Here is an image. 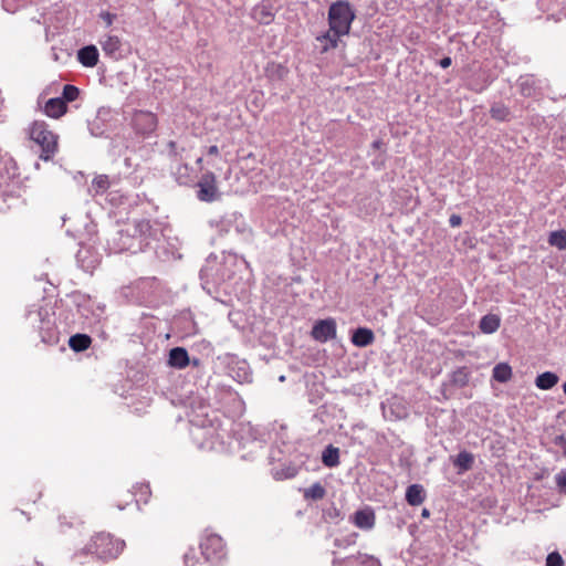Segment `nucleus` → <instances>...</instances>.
Returning <instances> with one entry per match:
<instances>
[{"mask_svg": "<svg viewBox=\"0 0 566 566\" xmlns=\"http://www.w3.org/2000/svg\"><path fill=\"white\" fill-rule=\"evenodd\" d=\"M210 390L213 394L212 397L209 396L207 399L198 397L192 400L191 408L193 412L198 410V413L190 419V422L196 427L192 434L205 438L202 447L213 448L217 442H223L224 430L214 427V420L209 419L208 409L213 407L227 413H240L244 402L238 392L229 386H210Z\"/></svg>", "mask_w": 566, "mask_h": 566, "instance_id": "f257e3e1", "label": "nucleus"}, {"mask_svg": "<svg viewBox=\"0 0 566 566\" xmlns=\"http://www.w3.org/2000/svg\"><path fill=\"white\" fill-rule=\"evenodd\" d=\"M151 224L149 220L140 219L127 223L125 228L117 230L107 241L111 252H130L133 254L144 251L149 244Z\"/></svg>", "mask_w": 566, "mask_h": 566, "instance_id": "f03ea898", "label": "nucleus"}, {"mask_svg": "<svg viewBox=\"0 0 566 566\" xmlns=\"http://www.w3.org/2000/svg\"><path fill=\"white\" fill-rule=\"evenodd\" d=\"M25 318L32 327L38 329L41 342L49 345L59 343L54 314H51L48 308L32 305L27 311Z\"/></svg>", "mask_w": 566, "mask_h": 566, "instance_id": "7ed1b4c3", "label": "nucleus"}, {"mask_svg": "<svg viewBox=\"0 0 566 566\" xmlns=\"http://www.w3.org/2000/svg\"><path fill=\"white\" fill-rule=\"evenodd\" d=\"M356 18L355 10L346 0H337L329 6L328 25L337 35H347L350 31L352 23Z\"/></svg>", "mask_w": 566, "mask_h": 566, "instance_id": "20e7f679", "label": "nucleus"}, {"mask_svg": "<svg viewBox=\"0 0 566 566\" xmlns=\"http://www.w3.org/2000/svg\"><path fill=\"white\" fill-rule=\"evenodd\" d=\"M125 542L122 539H115L108 533L96 534L91 543L83 549L84 553L95 555L99 559H114L124 549Z\"/></svg>", "mask_w": 566, "mask_h": 566, "instance_id": "39448f33", "label": "nucleus"}, {"mask_svg": "<svg viewBox=\"0 0 566 566\" xmlns=\"http://www.w3.org/2000/svg\"><path fill=\"white\" fill-rule=\"evenodd\" d=\"M30 138L41 147L40 159L49 161L57 150V136L48 129L44 122H34L30 127Z\"/></svg>", "mask_w": 566, "mask_h": 566, "instance_id": "423d86ee", "label": "nucleus"}, {"mask_svg": "<svg viewBox=\"0 0 566 566\" xmlns=\"http://www.w3.org/2000/svg\"><path fill=\"white\" fill-rule=\"evenodd\" d=\"M201 555L212 566L219 564L227 556L223 539L217 534H207L200 542Z\"/></svg>", "mask_w": 566, "mask_h": 566, "instance_id": "0eeeda50", "label": "nucleus"}, {"mask_svg": "<svg viewBox=\"0 0 566 566\" xmlns=\"http://www.w3.org/2000/svg\"><path fill=\"white\" fill-rule=\"evenodd\" d=\"M197 187V198L202 202H213L220 198L217 178L211 171H207L201 176Z\"/></svg>", "mask_w": 566, "mask_h": 566, "instance_id": "6e6552de", "label": "nucleus"}, {"mask_svg": "<svg viewBox=\"0 0 566 566\" xmlns=\"http://www.w3.org/2000/svg\"><path fill=\"white\" fill-rule=\"evenodd\" d=\"M311 336L319 343H326L336 337V322L334 318L318 319L312 327Z\"/></svg>", "mask_w": 566, "mask_h": 566, "instance_id": "1a4fd4ad", "label": "nucleus"}, {"mask_svg": "<svg viewBox=\"0 0 566 566\" xmlns=\"http://www.w3.org/2000/svg\"><path fill=\"white\" fill-rule=\"evenodd\" d=\"M105 56L118 61L124 57V44L117 35L107 34L99 40Z\"/></svg>", "mask_w": 566, "mask_h": 566, "instance_id": "9d476101", "label": "nucleus"}, {"mask_svg": "<svg viewBox=\"0 0 566 566\" xmlns=\"http://www.w3.org/2000/svg\"><path fill=\"white\" fill-rule=\"evenodd\" d=\"M134 126L137 133L142 135H150L157 128V117L150 112H139L134 117Z\"/></svg>", "mask_w": 566, "mask_h": 566, "instance_id": "9b49d317", "label": "nucleus"}, {"mask_svg": "<svg viewBox=\"0 0 566 566\" xmlns=\"http://www.w3.org/2000/svg\"><path fill=\"white\" fill-rule=\"evenodd\" d=\"M276 8L274 0H262L253 9V17L261 24H270L275 15Z\"/></svg>", "mask_w": 566, "mask_h": 566, "instance_id": "f8f14e48", "label": "nucleus"}, {"mask_svg": "<svg viewBox=\"0 0 566 566\" xmlns=\"http://www.w3.org/2000/svg\"><path fill=\"white\" fill-rule=\"evenodd\" d=\"M353 523L356 527L365 531H369L375 526V513L371 509L366 507L363 510H358L354 513Z\"/></svg>", "mask_w": 566, "mask_h": 566, "instance_id": "ddd939ff", "label": "nucleus"}, {"mask_svg": "<svg viewBox=\"0 0 566 566\" xmlns=\"http://www.w3.org/2000/svg\"><path fill=\"white\" fill-rule=\"evenodd\" d=\"M168 365L177 369H184L190 365V357L184 347H174L169 350Z\"/></svg>", "mask_w": 566, "mask_h": 566, "instance_id": "4468645a", "label": "nucleus"}, {"mask_svg": "<svg viewBox=\"0 0 566 566\" xmlns=\"http://www.w3.org/2000/svg\"><path fill=\"white\" fill-rule=\"evenodd\" d=\"M98 50L95 45H86L77 51V60L85 67H94L98 62Z\"/></svg>", "mask_w": 566, "mask_h": 566, "instance_id": "2eb2a0df", "label": "nucleus"}, {"mask_svg": "<svg viewBox=\"0 0 566 566\" xmlns=\"http://www.w3.org/2000/svg\"><path fill=\"white\" fill-rule=\"evenodd\" d=\"M67 111V105L61 97L50 98L44 106V113L52 118L63 116Z\"/></svg>", "mask_w": 566, "mask_h": 566, "instance_id": "dca6fc26", "label": "nucleus"}, {"mask_svg": "<svg viewBox=\"0 0 566 566\" xmlns=\"http://www.w3.org/2000/svg\"><path fill=\"white\" fill-rule=\"evenodd\" d=\"M375 340L374 332L367 327H358L352 335V343L357 347H366Z\"/></svg>", "mask_w": 566, "mask_h": 566, "instance_id": "f3484780", "label": "nucleus"}, {"mask_svg": "<svg viewBox=\"0 0 566 566\" xmlns=\"http://www.w3.org/2000/svg\"><path fill=\"white\" fill-rule=\"evenodd\" d=\"M426 500V492L421 484H411L406 491V501L411 506L421 505Z\"/></svg>", "mask_w": 566, "mask_h": 566, "instance_id": "a211bd4d", "label": "nucleus"}, {"mask_svg": "<svg viewBox=\"0 0 566 566\" xmlns=\"http://www.w3.org/2000/svg\"><path fill=\"white\" fill-rule=\"evenodd\" d=\"M501 325V318L496 314H486L482 316L479 323V328L484 334H493L495 333Z\"/></svg>", "mask_w": 566, "mask_h": 566, "instance_id": "6ab92c4d", "label": "nucleus"}, {"mask_svg": "<svg viewBox=\"0 0 566 566\" xmlns=\"http://www.w3.org/2000/svg\"><path fill=\"white\" fill-rule=\"evenodd\" d=\"M474 457L468 451H461L453 460V465L458 469V473H464L472 469Z\"/></svg>", "mask_w": 566, "mask_h": 566, "instance_id": "aec40b11", "label": "nucleus"}, {"mask_svg": "<svg viewBox=\"0 0 566 566\" xmlns=\"http://www.w3.org/2000/svg\"><path fill=\"white\" fill-rule=\"evenodd\" d=\"M322 462L326 468H335L339 464V449L328 444L322 452Z\"/></svg>", "mask_w": 566, "mask_h": 566, "instance_id": "412c9836", "label": "nucleus"}, {"mask_svg": "<svg viewBox=\"0 0 566 566\" xmlns=\"http://www.w3.org/2000/svg\"><path fill=\"white\" fill-rule=\"evenodd\" d=\"M92 343V338L87 334L77 333L69 339V346L72 350L80 353L86 350Z\"/></svg>", "mask_w": 566, "mask_h": 566, "instance_id": "4be33fe9", "label": "nucleus"}, {"mask_svg": "<svg viewBox=\"0 0 566 566\" xmlns=\"http://www.w3.org/2000/svg\"><path fill=\"white\" fill-rule=\"evenodd\" d=\"M190 171L191 168L187 164L177 163L176 167H172V175L179 185L187 186L192 181Z\"/></svg>", "mask_w": 566, "mask_h": 566, "instance_id": "5701e85b", "label": "nucleus"}, {"mask_svg": "<svg viewBox=\"0 0 566 566\" xmlns=\"http://www.w3.org/2000/svg\"><path fill=\"white\" fill-rule=\"evenodd\" d=\"M558 382V376L552 371L539 374L535 379V385L542 390H549Z\"/></svg>", "mask_w": 566, "mask_h": 566, "instance_id": "b1692460", "label": "nucleus"}, {"mask_svg": "<svg viewBox=\"0 0 566 566\" xmlns=\"http://www.w3.org/2000/svg\"><path fill=\"white\" fill-rule=\"evenodd\" d=\"M492 377L499 382H507L512 378V368L506 363H500L493 367Z\"/></svg>", "mask_w": 566, "mask_h": 566, "instance_id": "393cba45", "label": "nucleus"}, {"mask_svg": "<svg viewBox=\"0 0 566 566\" xmlns=\"http://www.w3.org/2000/svg\"><path fill=\"white\" fill-rule=\"evenodd\" d=\"M470 373L467 367H459L454 371H452L450 376V381L453 386L462 388L469 382Z\"/></svg>", "mask_w": 566, "mask_h": 566, "instance_id": "a878e982", "label": "nucleus"}, {"mask_svg": "<svg viewBox=\"0 0 566 566\" xmlns=\"http://www.w3.org/2000/svg\"><path fill=\"white\" fill-rule=\"evenodd\" d=\"M109 186V177L107 175H98L92 180L91 191H93L94 195H102Z\"/></svg>", "mask_w": 566, "mask_h": 566, "instance_id": "bb28decb", "label": "nucleus"}, {"mask_svg": "<svg viewBox=\"0 0 566 566\" xmlns=\"http://www.w3.org/2000/svg\"><path fill=\"white\" fill-rule=\"evenodd\" d=\"M342 35H337L334 38V32L331 29L324 34L316 38V40L323 44V52H326L329 49H335L338 45L339 38Z\"/></svg>", "mask_w": 566, "mask_h": 566, "instance_id": "cd10ccee", "label": "nucleus"}, {"mask_svg": "<svg viewBox=\"0 0 566 566\" xmlns=\"http://www.w3.org/2000/svg\"><path fill=\"white\" fill-rule=\"evenodd\" d=\"M325 494L326 490L319 482H316L304 490V497L306 500H322L325 496Z\"/></svg>", "mask_w": 566, "mask_h": 566, "instance_id": "c85d7f7f", "label": "nucleus"}, {"mask_svg": "<svg viewBox=\"0 0 566 566\" xmlns=\"http://www.w3.org/2000/svg\"><path fill=\"white\" fill-rule=\"evenodd\" d=\"M548 243L559 250L566 249V230L551 232L548 237Z\"/></svg>", "mask_w": 566, "mask_h": 566, "instance_id": "c756f323", "label": "nucleus"}, {"mask_svg": "<svg viewBox=\"0 0 566 566\" xmlns=\"http://www.w3.org/2000/svg\"><path fill=\"white\" fill-rule=\"evenodd\" d=\"M491 117L499 122H505L510 118V109L503 104H494L490 109Z\"/></svg>", "mask_w": 566, "mask_h": 566, "instance_id": "7c9ffc66", "label": "nucleus"}, {"mask_svg": "<svg viewBox=\"0 0 566 566\" xmlns=\"http://www.w3.org/2000/svg\"><path fill=\"white\" fill-rule=\"evenodd\" d=\"M80 95V90L71 84H66L63 87L62 97L65 103L75 101Z\"/></svg>", "mask_w": 566, "mask_h": 566, "instance_id": "2f4dec72", "label": "nucleus"}, {"mask_svg": "<svg viewBox=\"0 0 566 566\" xmlns=\"http://www.w3.org/2000/svg\"><path fill=\"white\" fill-rule=\"evenodd\" d=\"M355 563L359 566H381L380 562L376 557L366 554H358L355 556Z\"/></svg>", "mask_w": 566, "mask_h": 566, "instance_id": "473e14b6", "label": "nucleus"}, {"mask_svg": "<svg viewBox=\"0 0 566 566\" xmlns=\"http://www.w3.org/2000/svg\"><path fill=\"white\" fill-rule=\"evenodd\" d=\"M520 88H521V93L524 95V96H531L533 94V80L528 76H525V77H521L520 78Z\"/></svg>", "mask_w": 566, "mask_h": 566, "instance_id": "72a5a7b5", "label": "nucleus"}, {"mask_svg": "<svg viewBox=\"0 0 566 566\" xmlns=\"http://www.w3.org/2000/svg\"><path fill=\"white\" fill-rule=\"evenodd\" d=\"M546 566H564V560L558 552H553L547 555Z\"/></svg>", "mask_w": 566, "mask_h": 566, "instance_id": "f704fd0d", "label": "nucleus"}, {"mask_svg": "<svg viewBox=\"0 0 566 566\" xmlns=\"http://www.w3.org/2000/svg\"><path fill=\"white\" fill-rule=\"evenodd\" d=\"M150 496V489H149V485H140L139 486V497L136 499V503L139 504L140 502H143L144 504H146L148 502V499Z\"/></svg>", "mask_w": 566, "mask_h": 566, "instance_id": "c9c22d12", "label": "nucleus"}, {"mask_svg": "<svg viewBox=\"0 0 566 566\" xmlns=\"http://www.w3.org/2000/svg\"><path fill=\"white\" fill-rule=\"evenodd\" d=\"M555 482L558 486L559 491L564 494H566V472L560 471L555 475Z\"/></svg>", "mask_w": 566, "mask_h": 566, "instance_id": "e433bc0d", "label": "nucleus"}, {"mask_svg": "<svg viewBox=\"0 0 566 566\" xmlns=\"http://www.w3.org/2000/svg\"><path fill=\"white\" fill-rule=\"evenodd\" d=\"M239 382H249L251 381V373L248 367H240L237 374Z\"/></svg>", "mask_w": 566, "mask_h": 566, "instance_id": "4c0bfd02", "label": "nucleus"}, {"mask_svg": "<svg viewBox=\"0 0 566 566\" xmlns=\"http://www.w3.org/2000/svg\"><path fill=\"white\" fill-rule=\"evenodd\" d=\"M211 227H216L219 229L220 232H228V226L230 224V220L226 218H221L219 221L211 220L210 221Z\"/></svg>", "mask_w": 566, "mask_h": 566, "instance_id": "58836bf2", "label": "nucleus"}, {"mask_svg": "<svg viewBox=\"0 0 566 566\" xmlns=\"http://www.w3.org/2000/svg\"><path fill=\"white\" fill-rule=\"evenodd\" d=\"M98 17H99L101 20L104 21V23H105V25L107 28L113 24V22H114V20L116 18L115 14H113V13H111L108 11H102Z\"/></svg>", "mask_w": 566, "mask_h": 566, "instance_id": "ea45409f", "label": "nucleus"}, {"mask_svg": "<svg viewBox=\"0 0 566 566\" xmlns=\"http://www.w3.org/2000/svg\"><path fill=\"white\" fill-rule=\"evenodd\" d=\"M167 153L168 155L171 157V158H175L177 159L179 153H178V148H177V144L172 140H170L168 144H167Z\"/></svg>", "mask_w": 566, "mask_h": 566, "instance_id": "a19ab883", "label": "nucleus"}, {"mask_svg": "<svg viewBox=\"0 0 566 566\" xmlns=\"http://www.w3.org/2000/svg\"><path fill=\"white\" fill-rule=\"evenodd\" d=\"M195 559H196V556H195V552H193V549H189V551L184 555V563H185V566H193V565H195Z\"/></svg>", "mask_w": 566, "mask_h": 566, "instance_id": "79ce46f5", "label": "nucleus"}, {"mask_svg": "<svg viewBox=\"0 0 566 566\" xmlns=\"http://www.w3.org/2000/svg\"><path fill=\"white\" fill-rule=\"evenodd\" d=\"M462 223V218L459 214H451L449 218V224L452 228L460 227Z\"/></svg>", "mask_w": 566, "mask_h": 566, "instance_id": "37998d69", "label": "nucleus"}, {"mask_svg": "<svg viewBox=\"0 0 566 566\" xmlns=\"http://www.w3.org/2000/svg\"><path fill=\"white\" fill-rule=\"evenodd\" d=\"M353 562H355V556L346 557L345 559L334 558L332 564L333 566H345L346 563Z\"/></svg>", "mask_w": 566, "mask_h": 566, "instance_id": "c03bdc74", "label": "nucleus"}, {"mask_svg": "<svg viewBox=\"0 0 566 566\" xmlns=\"http://www.w3.org/2000/svg\"><path fill=\"white\" fill-rule=\"evenodd\" d=\"M295 475V470L294 469H287L285 470V473H282L280 474L279 472L275 473V478L281 480V479H290V478H293Z\"/></svg>", "mask_w": 566, "mask_h": 566, "instance_id": "a18cd8bd", "label": "nucleus"}, {"mask_svg": "<svg viewBox=\"0 0 566 566\" xmlns=\"http://www.w3.org/2000/svg\"><path fill=\"white\" fill-rule=\"evenodd\" d=\"M452 64V60L450 56H444L442 57L440 61H439V65L442 67V69H447L449 67L450 65Z\"/></svg>", "mask_w": 566, "mask_h": 566, "instance_id": "49530a36", "label": "nucleus"}, {"mask_svg": "<svg viewBox=\"0 0 566 566\" xmlns=\"http://www.w3.org/2000/svg\"><path fill=\"white\" fill-rule=\"evenodd\" d=\"M276 71L280 78H282L287 73V70L282 65H277Z\"/></svg>", "mask_w": 566, "mask_h": 566, "instance_id": "de8ad7c7", "label": "nucleus"}, {"mask_svg": "<svg viewBox=\"0 0 566 566\" xmlns=\"http://www.w3.org/2000/svg\"><path fill=\"white\" fill-rule=\"evenodd\" d=\"M219 154V148L217 145H211L209 148H208V155H214L217 156Z\"/></svg>", "mask_w": 566, "mask_h": 566, "instance_id": "09e8293b", "label": "nucleus"}, {"mask_svg": "<svg viewBox=\"0 0 566 566\" xmlns=\"http://www.w3.org/2000/svg\"><path fill=\"white\" fill-rule=\"evenodd\" d=\"M190 365L195 368H199L201 366V360L199 358L190 359Z\"/></svg>", "mask_w": 566, "mask_h": 566, "instance_id": "8fccbe9b", "label": "nucleus"}, {"mask_svg": "<svg viewBox=\"0 0 566 566\" xmlns=\"http://www.w3.org/2000/svg\"><path fill=\"white\" fill-rule=\"evenodd\" d=\"M382 146V142L380 139H377L375 140L373 144H371V147L374 149H379L380 147Z\"/></svg>", "mask_w": 566, "mask_h": 566, "instance_id": "3c124183", "label": "nucleus"}, {"mask_svg": "<svg viewBox=\"0 0 566 566\" xmlns=\"http://www.w3.org/2000/svg\"><path fill=\"white\" fill-rule=\"evenodd\" d=\"M421 516L422 517H429L430 516V511L428 509H423L422 512H421Z\"/></svg>", "mask_w": 566, "mask_h": 566, "instance_id": "603ef678", "label": "nucleus"}, {"mask_svg": "<svg viewBox=\"0 0 566 566\" xmlns=\"http://www.w3.org/2000/svg\"><path fill=\"white\" fill-rule=\"evenodd\" d=\"M91 134L94 136L101 135V133L97 132V128H93V126H90Z\"/></svg>", "mask_w": 566, "mask_h": 566, "instance_id": "864d4df0", "label": "nucleus"}, {"mask_svg": "<svg viewBox=\"0 0 566 566\" xmlns=\"http://www.w3.org/2000/svg\"><path fill=\"white\" fill-rule=\"evenodd\" d=\"M91 134L94 136L101 135V133L97 132V128H93V126H90Z\"/></svg>", "mask_w": 566, "mask_h": 566, "instance_id": "5fc2aeb1", "label": "nucleus"}, {"mask_svg": "<svg viewBox=\"0 0 566 566\" xmlns=\"http://www.w3.org/2000/svg\"><path fill=\"white\" fill-rule=\"evenodd\" d=\"M335 545H336V546H340V545H342V544H340V539H338V538H337V539H335Z\"/></svg>", "mask_w": 566, "mask_h": 566, "instance_id": "6e6d98bb", "label": "nucleus"}, {"mask_svg": "<svg viewBox=\"0 0 566 566\" xmlns=\"http://www.w3.org/2000/svg\"><path fill=\"white\" fill-rule=\"evenodd\" d=\"M201 161H202V158H201V157L197 159V163H198V164H201Z\"/></svg>", "mask_w": 566, "mask_h": 566, "instance_id": "4d7b16f0", "label": "nucleus"}, {"mask_svg": "<svg viewBox=\"0 0 566 566\" xmlns=\"http://www.w3.org/2000/svg\"><path fill=\"white\" fill-rule=\"evenodd\" d=\"M444 0H439V2L442 4Z\"/></svg>", "mask_w": 566, "mask_h": 566, "instance_id": "13d9d810", "label": "nucleus"}]
</instances>
